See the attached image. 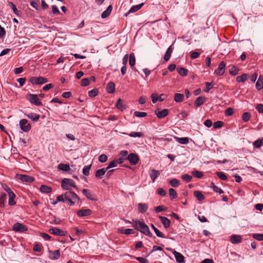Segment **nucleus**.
<instances>
[{
    "mask_svg": "<svg viewBox=\"0 0 263 263\" xmlns=\"http://www.w3.org/2000/svg\"><path fill=\"white\" fill-rule=\"evenodd\" d=\"M133 226L143 234L149 237L152 236V233L151 232L148 227L143 221V220H142V221L138 219L133 220Z\"/></svg>",
    "mask_w": 263,
    "mask_h": 263,
    "instance_id": "nucleus-1",
    "label": "nucleus"
},
{
    "mask_svg": "<svg viewBox=\"0 0 263 263\" xmlns=\"http://www.w3.org/2000/svg\"><path fill=\"white\" fill-rule=\"evenodd\" d=\"M64 197L66 201L69 202L70 205H73L77 200H80L79 197L74 192L71 191H67L64 194Z\"/></svg>",
    "mask_w": 263,
    "mask_h": 263,
    "instance_id": "nucleus-2",
    "label": "nucleus"
},
{
    "mask_svg": "<svg viewBox=\"0 0 263 263\" xmlns=\"http://www.w3.org/2000/svg\"><path fill=\"white\" fill-rule=\"evenodd\" d=\"M61 186L63 189L66 190H70L71 186L75 188L77 187L76 183L73 180L68 178H64L62 181Z\"/></svg>",
    "mask_w": 263,
    "mask_h": 263,
    "instance_id": "nucleus-3",
    "label": "nucleus"
},
{
    "mask_svg": "<svg viewBox=\"0 0 263 263\" xmlns=\"http://www.w3.org/2000/svg\"><path fill=\"white\" fill-rule=\"evenodd\" d=\"M26 99L31 104H34L36 106H40L42 105V102L39 99L37 95L29 93L26 95Z\"/></svg>",
    "mask_w": 263,
    "mask_h": 263,
    "instance_id": "nucleus-4",
    "label": "nucleus"
},
{
    "mask_svg": "<svg viewBox=\"0 0 263 263\" xmlns=\"http://www.w3.org/2000/svg\"><path fill=\"white\" fill-rule=\"evenodd\" d=\"M29 81L32 85H42L47 82L48 80L46 78L42 77H33L30 78Z\"/></svg>",
    "mask_w": 263,
    "mask_h": 263,
    "instance_id": "nucleus-5",
    "label": "nucleus"
},
{
    "mask_svg": "<svg viewBox=\"0 0 263 263\" xmlns=\"http://www.w3.org/2000/svg\"><path fill=\"white\" fill-rule=\"evenodd\" d=\"M15 178L23 182L30 183L34 181V178L32 177L27 175L17 174L16 175Z\"/></svg>",
    "mask_w": 263,
    "mask_h": 263,
    "instance_id": "nucleus-6",
    "label": "nucleus"
},
{
    "mask_svg": "<svg viewBox=\"0 0 263 263\" xmlns=\"http://www.w3.org/2000/svg\"><path fill=\"white\" fill-rule=\"evenodd\" d=\"M48 232L52 235L61 236H65L66 234L65 231L57 228H50L48 230Z\"/></svg>",
    "mask_w": 263,
    "mask_h": 263,
    "instance_id": "nucleus-7",
    "label": "nucleus"
},
{
    "mask_svg": "<svg viewBox=\"0 0 263 263\" xmlns=\"http://www.w3.org/2000/svg\"><path fill=\"white\" fill-rule=\"evenodd\" d=\"M21 129L25 132L29 131L31 129L30 125L28 123L27 119H23L20 121Z\"/></svg>",
    "mask_w": 263,
    "mask_h": 263,
    "instance_id": "nucleus-8",
    "label": "nucleus"
},
{
    "mask_svg": "<svg viewBox=\"0 0 263 263\" xmlns=\"http://www.w3.org/2000/svg\"><path fill=\"white\" fill-rule=\"evenodd\" d=\"M13 230L15 232H24L27 230V227L18 222H16L13 224Z\"/></svg>",
    "mask_w": 263,
    "mask_h": 263,
    "instance_id": "nucleus-9",
    "label": "nucleus"
},
{
    "mask_svg": "<svg viewBox=\"0 0 263 263\" xmlns=\"http://www.w3.org/2000/svg\"><path fill=\"white\" fill-rule=\"evenodd\" d=\"M226 64L224 61H221L219 65L218 68L215 71V73L217 76H222L224 72Z\"/></svg>",
    "mask_w": 263,
    "mask_h": 263,
    "instance_id": "nucleus-10",
    "label": "nucleus"
},
{
    "mask_svg": "<svg viewBox=\"0 0 263 263\" xmlns=\"http://www.w3.org/2000/svg\"><path fill=\"white\" fill-rule=\"evenodd\" d=\"M126 159L128 160L130 164L132 165L137 164L139 160L138 156L134 153L130 154Z\"/></svg>",
    "mask_w": 263,
    "mask_h": 263,
    "instance_id": "nucleus-11",
    "label": "nucleus"
},
{
    "mask_svg": "<svg viewBox=\"0 0 263 263\" xmlns=\"http://www.w3.org/2000/svg\"><path fill=\"white\" fill-rule=\"evenodd\" d=\"M155 113L159 119H162L168 115V110L167 109H164L162 110H160L159 109H157L155 111Z\"/></svg>",
    "mask_w": 263,
    "mask_h": 263,
    "instance_id": "nucleus-12",
    "label": "nucleus"
},
{
    "mask_svg": "<svg viewBox=\"0 0 263 263\" xmlns=\"http://www.w3.org/2000/svg\"><path fill=\"white\" fill-rule=\"evenodd\" d=\"M60 257V251L57 250L53 251H49V257L52 260H57Z\"/></svg>",
    "mask_w": 263,
    "mask_h": 263,
    "instance_id": "nucleus-13",
    "label": "nucleus"
},
{
    "mask_svg": "<svg viewBox=\"0 0 263 263\" xmlns=\"http://www.w3.org/2000/svg\"><path fill=\"white\" fill-rule=\"evenodd\" d=\"M82 193L86 196V197L91 200L96 201L97 199L94 197V195L92 194L91 192L87 189H83L82 190Z\"/></svg>",
    "mask_w": 263,
    "mask_h": 263,
    "instance_id": "nucleus-14",
    "label": "nucleus"
},
{
    "mask_svg": "<svg viewBox=\"0 0 263 263\" xmlns=\"http://www.w3.org/2000/svg\"><path fill=\"white\" fill-rule=\"evenodd\" d=\"M159 218L165 229L170 228L171 221L167 218L160 216L159 217Z\"/></svg>",
    "mask_w": 263,
    "mask_h": 263,
    "instance_id": "nucleus-15",
    "label": "nucleus"
},
{
    "mask_svg": "<svg viewBox=\"0 0 263 263\" xmlns=\"http://www.w3.org/2000/svg\"><path fill=\"white\" fill-rule=\"evenodd\" d=\"M91 214V211L90 209H81L77 212V215L79 217L87 216Z\"/></svg>",
    "mask_w": 263,
    "mask_h": 263,
    "instance_id": "nucleus-16",
    "label": "nucleus"
},
{
    "mask_svg": "<svg viewBox=\"0 0 263 263\" xmlns=\"http://www.w3.org/2000/svg\"><path fill=\"white\" fill-rule=\"evenodd\" d=\"M173 254L175 256L176 261L179 263H184V256L179 252L176 251L173 252Z\"/></svg>",
    "mask_w": 263,
    "mask_h": 263,
    "instance_id": "nucleus-17",
    "label": "nucleus"
},
{
    "mask_svg": "<svg viewBox=\"0 0 263 263\" xmlns=\"http://www.w3.org/2000/svg\"><path fill=\"white\" fill-rule=\"evenodd\" d=\"M138 210L139 213H144L148 210V205L145 203H139L138 204Z\"/></svg>",
    "mask_w": 263,
    "mask_h": 263,
    "instance_id": "nucleus-18",
    "label": "nucleus"
},
{
    "mask_svg": "<svg viewBox=\"0 0 263 263\" xmlns=\"http://www.w3.org/2000/svg\"><path fill=\"white\" fill-rule=\"evenodd\" d=\"M231 242L232 243L236 244L240 243L242 241V238L241 236L238 235H233L231 236L230 238Z\"/></svg>",
    "mask_w": 263,
    "mask_h": 263,
    "instance_id": "nucleus-19",
    "label": "nucleus"
},
{
    "mask_svg": "<svg viewBox=\"0 0 263 263\" xmlns=\"http://www.w3.org/2000/svg\"><path fill=\"white\" fill-rule=\"evenodd\" d=\"M107 169L106 168H102L99 170H98L96 172L95 176L97 178L101 179L102 177L105 175V173L107 171Z\"/></svg>",
    "mask_w": 263,
    "mask_h": 263,
    "instance_id": "nucleus-20",
    "label": "nucleus"
},
{
    "mask_svg": "<svg viewBox=\"0 0 263 263\" xmlns=\"http://www.w3.org/2000/svg\"><path fill=\"white\" fill-rule=\"evenodd\" d=\"M205 97L203 96L199 97L196 99L194 102V105L196 107H199L205 102Z\"/></svg>",
    "mask_w": 263,
    "mask_h": 263,
    "instance_id": "nucleus-21",
    "label": "nucleus"
},
{
    "mask_svg": "<svg viewBox=\"0 0 263 263\" xmlns=\"http://www.w3.org/2000/svg\"><path fill=\"white\" fill-rule=\"evenodd\" d=\"M118 233L120 234H123L126 235H130L135 234V231L132 229H119L118 230Z\"/></svg>",
    "mask_w": 263,
    "mask_h": 263,
    "instance_id": "nucleus-22",
    "label": "nucleus"
},
{
    "mask_svg": "<svg viewBox=\"0 0 263 263\" xmlns=\"http://www.w3.org/2000/svg\"><path fill=\"white\" fill-rule=\"evenodd\" d=\"M160 175V172L156 170L153 169L152 170L149 176L152 180L153 182H154L155 179Z\"/></svg>",
    "mask_w": 263,
    "mask_h": 263,
    "instance_id": "nucleus-23",
    "label": "nucleus"
},
{
    "mask_svg": "<svg viewBox=\"0 0 263 263\" xmlns=\"http://www.w3.org/2000/svg\"><path fill=\"white\" fill-rule=\"evenodd\" d=\"M9 196V201H8V204L10 206L14 205L16 204V202L14 201V199L15 198V194L12 192L9 193L8 194Z\"/></svg>",
    "mask_w": 263,
    "mask_h": 263,
    "instance_id": "nucleus-24",
    "label": "nucleus"
},
{
    "mask_svg": "<svg viewBox=\"0 0 263 263\" xmlns=\"http://www.w3.org/2000/svg\"><path fill=\"white\" fill-rule=\"evenodd\" d=\"M106 90L109 93H112L115 91V85L112 82H109L106 87Z\"/></svg>",
    "mask_w": 263,
    "mask_h": 263,
    "instance_id": "nucleus-25",
    "label": "nucleus"
},
{
    "mask_svg": "<svg viewBox=\"0 0 263 263\" xmlns=\"http://www.w3.org/2000/svg\"><path fill=\"white\" fill-rule=\"evenodd\" d=\"M112 6L109 5L108 7V8H107V9L102 13L101 17L103 18H105L108 17L110 15V14L112 11Z\"/></svg>",
    "mask_w": 263,
    "mask_h": 263,
    "instance_id": "nucleus-26",
    "label": "nucleus"
},
{
    "mask_svg": "<svg viewBox=\"0 0 263 263\" xmlns=\"http://www.w3.org/2000/svg\"><path fill=\"white\" fill-rule=\"evenodd\" d=\"M256 88L258 90L263 89V78L261 76L259 77L256 83Z\"/></svg>",
    "mask_w": 263,
    "mask_h": 263,
    "instance_id": "nucleus-27",
    "label": "nucleus"
},
{
    "mask_svg": "<svg viewBox=\"0 0 263 263\" xmlns=\"http://www.w3.org/2000/svg\"><path fill=\"white\" fill-rule=\"evenodd\" d=\"M184 95L182 93H176L174 95V100L176 102H182L184 99Z\"/></svg>",
    "mask_w": 263,
    "mask_h": 263,
    "instance_id": "nucleus-28",
    "label": "nucleus"
},
{
    "mask_svg": "<svg viewBox=\"0 0 263 263\" xmlns=\"http://www.w3.org/2000/svg\"><path fill=\"white\" fill-rule=\"evenodd\" d=\"M172 52L173 49L172 48V47L170 46L167 48L165 52V54L164 56V61H168L170 60Z\"/></svg>",
    "mask_w": 263,
    "mask_h": 263,
    "instance_id": "nucleus-29",
    "label": "nucleus"
},
{
    "mask_svg": "<svg viewBox=\"0 0 263 263\" xmlns=\"http://www.w3.org/2000/svg\"><path fill=\"white\" fill-rule=\"evenodd\" d=\"M194 195L197 198L198 200L201 201L204 200V196L202 193L199 191H195L194 192Z\"/></svg>",
    "mask_w": 263,
    "mask_h": 263,
    "instance_id": "nucleus-30",
    "label": "nucleus"
},
{
    "mask_svg": "<svg viewBox=\"0 0 263 263\" xmlns=\"http://www.w3.org/2000/svg\"><path fill=\"white\" fill-rule=\"evenodd\" d=\"M8 5L11 7L14 14L16 15L20 16L21 15V12L17 9L16 6L12 2H8Z\"/></svg>",
    "mask_w": 263,
    "mask_h": 263,
    "instance_id": "nucleus-31",
    "label": "nucleus"
},
{
    "mask_svg": "<svg viewBox=\"0 0 263 263\" xmlns=\"http://www.w3.org/2000/svg\"><path fill=\"white\" fill-rule=\"evenodd\" d=\"M116 106L117 108L121 110H123L126 108V105L123 103L122 100L121 99L118 100Z\"/></svg>",
    "mask_w": 263,
    "mask_h": 263,
    "instance_id": "nucleus-32",
    "label": "nucleus"
},
{
    "mask_svg": "<svg viewBox=\"0 0 263 263\" xmlns=\"http://www.w3.org/2000/svg\"><path fill=\"white\" fill-rule=\"evenodd\" d=\"M136 63V59L134 53H131L129 56V63L132 68L134 67Z\"/></svg>",
    "mask_w": 263,
    "mask_h": 263,
    "instance_id": "nucleus-33",
    "label": "nucleus"
},
{
    "mask_svg": "<svg viewBox=\"0 0 263 263\" xmlns=\"http://www.w3.org/2000/svg\"><path fill=\"white\" fill-rule=\"evenodd\" d=\"M177 72L181 76H186L187 74L188 70L183 67H178L177 68Z\"/></svg>",
    "mask_w": 263,
    "mask_h": 263,
    "instance_id": "nucleus-34",
    "label": "nucleus"
},
{
    "mask_svg": "<svg viewBox=\"0 0 263 263\" xmlns=\"http://www.w3.org/2000/svg\"><path fill=\"white\" fill-rule=\"evenodd\" d=\"M40 190L43 193H49L51 192V187L45 185H42L40 188Z\"/></svg>",
    "mask_w": 263,
    "mask_h": 263,
    "instance_id": "nucleus-35",
    "label": "nucleus"
},
{
    "mask_svg": "<svg viewBox=\"0 0 263 263\" xmlns=\"http://www.w3.org/2000/svg\"><path fill=\"white\" fill-rule=\"evenodd\" d=\"M58 168L65 172L69 171L70 170V167L69 164L60 163L58 165Z\"/></svg>",
    "mask_w": 263,
    "mask_h": 263,
    "instance_id": "nucleus-36",
    "label": "nucleus"
},
{
    "mask_svg": "<svg viewBox=\"0 0 263 263\" xmlns=\"http://www.w3.org/2000/svg\"><path fill=\"white\" fill-rule=\"evenodd\" d=\"M27 116L33 121H37L40 118V115L35 113H30L28 114Z\"/></svg>",
    "mask_w": 263,
    "mask_h": 263,
    "instance_id": "nucleus-37",
    "label": "nucleus"
},
{
    "mask_svg": "<svg viewBox=\"0 0 263 263\" xmlns=\"http://www.w3.org/2000/svg\"><path fill=\"white\" fill-rule=\"evenodd\" d=\"M248 79V75L246 73L242 74L241 76H238L236 78V81L238 82H245Z\"/></svg>",
    "mask_w": 263,
    "mask_h": 263,
    "instance_id": "nucleus-38",
    "label": "nucleus"
},
{
    "mask_svg": "<svg viewBox=\"0 0 263 263\" xmlns=\"http://www.w3.org/2000/svg\"><path fill=\"white\" fill-rule=\"evenodd\" d=\"M168 183L172 187H176L178 186L180 184V182H179V180H178L176 178H174V179L170 180L168 181Z\"/></svg>",
    "mask_w": 263,
    "mask_h": 263,
    "instance_id": "nucleus-39",
    "label": "nucleus"
},
{
    "mask_svg": "<svg viewBox=\"0 0 263 263\" xmlns=\"http://www.w3.org/2000/svg\"><path fill=\"white\" fill-rule=\"evenodd\" d=\"M144 5L143 3L140 4L139 5H137L136 6H134L132 7L129 10L128 13H134L138 10H139L142 7V6Z\"/></svg>",
    "mask_w": 263,
    "mask_h": 263,
    "instance_id": "nucleus-40",
    "label": "nucleus"
},
{
    "mask_svg": "<svg viewBox=\"0 0 263 263\" xmlns=\"http://www.w3.org/2000/svg\"><path fill=\"white\" fill-rule=\"evenodd\" d=\"M168 192L170 198L172 200L174 199L177 197V193L174 189H170Z\"/></svg>",
    "mask_w": 263,
    "mask_h": 263,
    "instance_id": "nucleus-41",
    "label": "nucleus"
},
{
    "mask_svg": "<svg viewBox=\"0 0 263 263\" xmlns=\"http://www.w3.org/2000/svg\"><path fill=\"white\" fill-rule=\"evenodd\" d=\"M251 118V114L248 112H245L242 115V120L243 121L247 122L250 120Z\"/></svg>",
    "mask_w": 263,
    "mask_h": 263,
    "instance_id": "nucleus-42",
    "label": "nucleus"
},
{
    "mask_svg": "<svg viewBox=\"0 0 263 263\" xmlns=\"http://www.w3.org/2000/svg\"><path fill=\"white\" fill-rule=\"evenodd\" d=\"M98 89L97 88H95L88 91V96L91 98H93L98 95Z\"/></svg>",
    "mask_w": 263,
    "mask_h": 263,
    "instance_id": "nucleus-43",
    "label": "nucleus"
},
{
    "mask_svg": "<svg viewBox=\"0 0 263 263\" xmlns=\"http://www.w3.org/2000/svg\"><path fill=\"white\" fill-rule=\"evenodd\" d=\"M253 145L256 148H259L263 145V138L262 139H257L253 143Z\"/></svg>",
    "mask_w": 263,
    "mask_h": 263,
    "instance_id": "nucleus-44",
    "label": "nucleus"
},
{
    "mask_svg": "<svg viewBox=\"0 0 263 263\" xmlns=\"http://www.w3.org/2000/svg\"><path fill=\"white\" fill-rule=\"evenodd\" d=\"M177 141L179 143L183 144H187L189 142V138L187 137L177 138Z\"/></svg>",
    "mask_w": 263,
    "mask_h": 263,
    "instance_id": "nucleus-45",
    "label": "nucleus"
},
{
    "mask_svg": "<svg viewBox=\"0 0 263 263\" xmlns=\"http://www.w3.org/2000/svg\"><path fill=\"white\" fill-rule=\"evenodd\" d=\"M128 135L131 137H141L143 136V134L141 132H131L128 134Z\"/></svg>",
    "mask_w": 263,
    "mask_h": 263,
    "instance_id": "nucleus-46",
    "label": "nucleus"
},
{
    "mask_svg": "<svg viewBox=\"0 0 263 263\" xmlns=\"http://www.w3.org/2000/svg\"><path fill=\"white\" fill-rule=\"evenodd\" d=\"M181 177L182 179L187 182H190L192 179V176L187 174L182 175Z\"/></svg>",
    "mask_w": 263,
    "mask_h": 263,
    "instance_id": "nucleus-47",
    "label": "nucleus"
},
{
    "mask_svg": "<svg viewBox=\"0 0 263 263\" xmlns=\"http://www.w3.org/2000/svg\"><path fill=\"white\" fill-rule=\"evenodd\" d=\"M91 165H86L83 169V174L85 176H88L89 175V171L91 168Z\"/></svg>",
    "mask_w": 263,
    "mask_h": 263,
    "instance_id": "nucleus-48",
    "label": "nucleus"
},
{
    "mask_svg": "<svg viewBox=\"0 0 263 263\" xmlns=\"http://www.w3.org/2000/svg\"><path fill=\"white\" fill-rule=\"evenodd\" d=\"M167 210V208L166 207H164L163 205H159L155 209V211L156 213H158L162 211H166Z\"/></svg>",
    "mask_w": 263,
    "mask_h": 263,
    "instance_id": "nucleus-49",
    "label": "nucleus"
},
{
    "mask_svg": "<svg viewBox=\"0 0 263 263\" xmlns=\"http://www.w3.org/2000/svg\"><path fill=\"white\" fill-rule=\"evenodd\" d=\"M238 69L235 67L233 66L230 70H229V73L232 76H236L238 74Z\"/></svg>",
    "mask_w": 263,
    "mask_h": 263,
    "instance_id": "nucleus-50",
    "label": "nucleus"
},
{
    "mask_svg": "<svg viewBox=\"0 0 263 263\" xmlns=\"http://www.w3.org/2000/svg\"><path fill=\"white\" fill-rule=\"evenodd\" d=\"M216 174L220 179L222 180H226L227 179V176L224 173L222 172H217Z\"/></svg>",
    "mask_w": 263,
    "mask_h": 263,
    "instance_id": "nucleus-51",
    "label": "nucleus"
},
{
    "mask_svg": "<svg viewBox=\"0 0 263 263\" xmlns=\"http://www.w3.org/2000/svg\"><path fill=\"white\" fill-rule=\"evenodd\" d=\"M7 198V195L5 193H1L0 194V205L4 204Z\"/></svg>",
    "mask_w": 263,
    "mask_h": 263,
    "instance_id": "nucleus-52",
    "label": "nucleus"
},
{
    "mask_svg": "<svg viewBox=\"0 0 263 263\" xmlns=\"http://www.w3.org/2000/svg\"><path fill=\"white\" fill-rule=\"evenodd\" d=\"M192 174L194 177L198 178H201L203 176V173L199 171H195L192 172Z\"/></svg>",
    "mask_w": 263,
    "mask_h": 263,
    "instance_id": "nucleus-53",
    "label": "nucleus"
},
{
    "mask_svg": "<svg viewBox=\"0 0 263 263\" xmlns=\"http://www.w3.org/2000/svg\"><path fill=\"white\" fill-rule=\"evenodd\" d=\"M134 115L136 117L141 118L146 116L147 113L145 112H140L138 111H136L134 112Z\"/></svg>",
    "mask_w": 263,
    "mask_h": 263,
    "instance_id": "nucleus-54",
    "label": "nucleus"
},
{
    "mask_svg": "<svg viewBox=\"0 0 263 263\" xmlns=\"http://www.w3.org/2000/svg\"><path fill=\"white\" fill-rule=\"evenodd\" d=\"M223 125V122L222 121H218L214 123L213 128H219L221 127Z\"/></svg>",
    "mask_w": 263,
    "mask_h": 263,
    "instance_id": "nucleus-55",
    "label": "nucleus"
},
{
    "mask_svg": "<svg viewBox=\"0 0 263 263\" xmlns=\"http://www.w3.org/2000/svg\"><path fill=\"white\" fill-rule=\"evenodd\" d=\"M253 237L254 239L259 240H263V234H254Z\"/></svg>",
    "mask_w": 263,
    "mask_h": 263,
    "instance_id": "nucleus-56",
    "label": "nucleus"
},
{
    "mask_svg": "<svg viewBox=\"0 0 263 263\" xmlns=\"http://www.w3.org/2000/svg\"><path fill=\"white\" fill-rule=\"evenodd\" d=\"M99 161L101 163L106 162L107 160V156L105 154H102L99 157Z\"/></svg>",
    "mask_w": 263,
    "mask_h": 263,
    "instance_id": "nucleus-57",
    "label": "nucleus"
},
{
    "mask_svg": "<svg viewBox=\"0 0 263 263\" xmlns=\"http://www.w3.org/2000/svg\"><path fill=\"white\" fill-rule=\"evenodd\" d=\"M205 89L204 90V91L206 92H209V91L213 88V86L211 83L209 82H205Z\"/></svg>",
    "mask_w": 263,
    "mask_h": 263,
    "instance_id": "nucleus-58",
    "label": "nucleus"
},
{
    "mask_svg": "<svg viewBox=\"0 0 263 263\" xmlns=\"http://www.w3.org/2000/svg\"><path fill=\"white\" fill-rule=\"evenodd\" d=\"M117 161L116 160L114 159L109 163L108 166L106 167V168L107 169V170H108L110 168L117 166Z\"/></svg>",
    "mask_w": 263,
    "mask_h": 263,
    "instance_id": "nucleus-59",
    "label": "nucleus"
},
{
    "mask_svg": "<svg viewBox=\"0 0 263 263\" xmlns=\"http://www.w3.org/2000/svg\"><path fill=\"white\" fill-rule=\"evenodd\" d=\"M157 193L161 196H165L166 194V191L162 188H158L157 190Z\"/></svg>",
    "mask_w": 263,
    "mask_h": 263,
    "instance_id": "nucleus-60",
    "label": "nucleus"
},
{
    "mask_svg": "<svg viewBox=\"0 0 263 263\" xmlns=\"http://www.w3.org/2000/svg\"><path fill=\"white\" fill-rule=\"evenodd\" d=\"M89 84H90L89 80L87 78L83 79L81 80V85L82 86H88L89 85Z\"/></svg>",
    "mask_w": 263,
    "mask_h": 263,
    "instance_id": "nucleus-61",
    "label": "nucleus"
},
{
    "mask_svg": "<svg viewBox=\"0 0 263 263\" xmlns=\"http://www.w3.org/2000/svg\"><path fill=\"white\" fill-rule=\"evenodd\" d=\"M234 113L233 108H228L225 110V115L226 116H232Z\"/></svg>",
    "mask_w": 263,
    "mask_h": 263,
    "instance_id": "nucleus-62",
    "label": "nucleus"
},
{
    "mask_svg": "<svg viewBox=\"0 0 263 263\" xmlns=\"http://www.w3.org/2000/svg\"><path fill=\"white\" fill-rule=\"evenodd\" d=\"M40 236L46 240H49L51 238V237L48 234L43 232L41 233Z\"/></svg>",
    "mask_w": 263,
    "mask_h": 263,
    "instance_id": "nucleus-63",
    "label": "nucleus"
},
{
    "mask_svg": "<svg viewBox=\"0 0 263 263\" xmlns=\"http://www.w3.org/2000/svg\"><path fill=\"white\" fill-rule=\"evenodd\" d=\"M256 110L259 113H263V104H258L256 106Z\"/></svg>",
    "mask_w": 263,
    "mask_h": 263,
    "instance_id": "nucleus-64",
    "label": "nucleus"
}]
</instances>
